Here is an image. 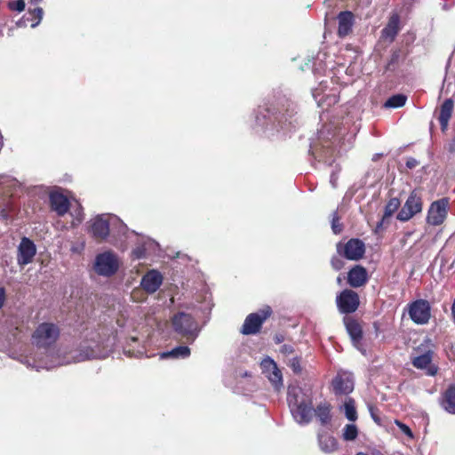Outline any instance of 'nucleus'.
<instances>
[{
    "label": "nucleus",
    "instance_id": "1",
    "mask_svg": "<svg viewBox=\"0 0 455 455\" xmlns=\"http://www.w3.org/2000/svg\"><path fill=\"white\" fill-rule=\"evenodd\" d=\"M287 403L291 415L299 424H308L313 417V403L310 395L299 387H288Z\"/></svg>",
    "mask_w": 455,
    "mask_h": 455
},
{
    "label": "nucleus",
    "instance_id": "2",
    "mask_svg": "<svg viewBox=\"0 0 455 455\" xmlns=\"http://www.w3.org/2000/svg\"><path fill=\"white\" fill-rule=\"evenodd\" d=\"M416 355L411 360V364L418 370L424 371L427 376L434 377L438 373L439 367L435 363V353L430 342L421 344L416 348Z\"/></svg>",
    "mask_w": 455,
    "mask_h": 455
},
{
    "label": "nucleus",
    "instance_id": "3",
    "mask_svg": "<svg viewBox=\"0 0 455 455\" xmlns=\"http://www.w3.org/2000/svg\"><path fill=\"white\" fill-rule=\"evenodd\" d=\"M60 330L53 323L44 322L36 328L32 333V341L39 348L53 346L60 338Z\"/></svg>",
    "mask_w": 455,
    "mask_h": 455
},
{
    "label": "nucleus",
    "instance_id": "4",
    "mask_svg": "<svg viewBox=\"0 0 455 455\" xmlns=\"http://www.w3.org/2000/svg\"><path fill=\"white\" fill-rule=\"evenodd\" d=\"M266 111L269 117H273L279 124H284L293 116L294 108L288 98L278 95L267 101Z\"/></svg>",
    "mask_w": 455,
    "mask_h": 455
},
{
    "label": "nucleus",
    "instance_id": "5",
    "mask_svg": "<svg viewBox=\"0 0 455 455\" xmlns=\"http://www.w3.org/2000/svg\"><path fill=\"white\" fill-rule=\"evenodd\" d=\"M172 323L175 332L188 340L194 341L197 335V323L190 314L177 313L172 318Z\"/></svg>",
    "mask_w": 455,
    "mask_h": 455
},
{
    "label": "nucleus",
    "instance_id": "6",
    "mask_svg": "<svg viewBox=\"0 0 455 455\" xmlns=\"http://www.w3.org/2000/svg\"><path fill=\"white\" fill-rule=\"evenodd\" d=\"M273 314L270 306H264L258 312L249 314L240 329V332L243 335H255L259 333L265 321Z\"/></svg>",
    "mask_w": 455,
    "mask_h": 455
},
{
    "label": "nucleus",
    "instance_id": "7",
    "mask_svg": "<svg viewBox=\"0 0 455 455\" xmlns=\"http://www.w3.org/2000/svg\"><path fill=\"white\" fill-rule=\"evenodd\" d=\"M450 210V198L442 197L432 202L428 207L426 222L430 226H441L448 217Z\"/></svg>",
    "mask_w": 455,
    "mask_h": 455
},
{
    "label": "nucleus",
    "instance_id": "8",
    "mask_svg": "<svg viewBox=\"0 0 455 455\" xmlns=\"http://www.w3.org/2000/svg\"><path fill=\"white\" fill-rule=\"evenodd\" d=\"M422 209L423 199L421 193L419 189H413L397 213L396 219L403 222L408 221L416 214L421 212Z\"/></svg>",
    "mask_w": 455,
    "mask_h": 455
},
{
    "label": "nucleus",
    "instance_id": "9",
    "mask_svg": "<svg viewBox=\"0 0 455 455\" xmlns=\"http://www.w3.org/2000/svg\"><path fill=\"white\" fill-rule=\"evenodd\" d=\"M119 268L117 256L111 251L100 253L95 258L94 270L102 276H111L115 275Z\"/></svg>",
    "mask_w": 455,
    "mask_h": 455
},
{
    "label": "nucleus",
    "instance_id": "10",
    "mask_svg": "<svg viewBox=\"0 0 455 455\" xmlns=\"http://www.w3.org/2000/svg\"><path fill=\"white\" fill-rule=\"evenodd\" d=\"M337 252L339 256L349 260H359L365 253V245L358 238H351L347 243H338L336 245Z\"/></svg>",
    "mask_w": 455,
    "mask_h": 455
},
{
    "label": "nucleus",
    "instance_id": "11",
    "mask_svg": "<svg viewBox=\"0 0 455 455\" xmlns=\"http://www.w3.org/2000/svg\"><path fill=\"white\" fill-rule=\"evenodd\" d=\"M337 307L341 314L349 315L355 313L360 305V298L352 289H345L336 297Z\"/></svg>",
    "mask_w": 455,
    "mask_h": 455
},
{
    "label": "nucleus",
    "instance_id": "12",
    "mask_svg": "<svg viewBox=\"0 0 455 455\" xmlns=\"http://www.w3.org/2000/svg\"><path fill=\"white\" fill-rule=\"evenodd\" d=\"M408 313L415 323L426 324L431 317V307L426 299H416L408 305Z\"/></svg>",
    "mask_w": 455,
    "mask_h": 455
},
{
    "label": "nucleus",
    "instance_id": "13",
    "mask_svg": "<svg viewBox=\"0 0 455 455\" xmlns=\"http://www.w3.org/2000/svg\"><path fill=\"white\" fill-rule=\"evenodd\" d=\"M36 254V247L34 242L28 237H23L18 247V264L23 267L31 263Z\"/></svg>",
    "mask_w": 455,
    "mask_h": 455
},
{
    "label": "nucleus",
    "instance_id": "14",
    "mask_svg": "<svg viewBox=\"0 0 455 455\" xmlns=\"http://www.w3.org/2000/svg\"><path fill=\"white\" fill-rule=\"evenodd\" d=\"M346 330L352 340L353 345L359 348L363 339L362 322L353 316L346 315L343 318Z\"/></svg>",
    "mask_w": 455,
    "mask_h": 455
},
{
    "label": "nucleus",
    "instance_id": "15",
    "mask_svg": "<svg viewBox=\"0 0 455 455\" xmlns=\"http://www.w3.org/2000/svg\"><path fill=\"white\" fill-rule=\"evenodd\" d=\"M260 365L263 372L267 373V377L269 381L273 384L276 390H279L283 386V376L275 362L270 357H267L262 360Z\"/></svg>",
    "mask_w": 455,
    "mask_h": 455
},
{
    "label": "nucleus",
    "instance_id": "16",
    "mask_svg": "<svg viewBox=\"0 0 455 455\" xmlns=\"http://www.w3.org/2000/svg\"><path fill=\"white\" fill-rule=\"evenodd\" d=\"M49 203L51 210L56 212L59 217L68 213L71 206L68 198L58 191H52L49 194Z\"/></svg>",
    "mask_w": 455,
    "mask_h": 455
},
{
    "label": "nucleus",
    "instance_id": "17",
    "mask_svg": "<svg viewBox=\"0 0 455 455\" xmlns=\"http://www.w3.org/2000/svg\"><path fill=\"white\" fill-rule=\"evenodd\" d=\"M369 280L368 271L362 265H355L347 275V283L352 288L364 286Z\"/></svg>",
    "mask_w": 455,
    "mask_h": 455
},
{
    "label": "nucleus",
    "instance_id": "18",
    "mask_svg": "<svg viewBox=\"0 0 455 455\" xmlns=\"http://www.w3.org/2000/svg\"><path fill=\"white\" fill-rule=\"evenodd\" d=\"M331 387L336 395H348L354 390V381L349 375L338 373L331 381Z\"/></svg>",
    "mask_w": 455,
    "mask_h": 455
},
{
    "label": "nucleus",
    "instance_id": "19",
    "mask_svg": "<svg viewBox=\"0 0 455 455\" xmlns=\"http://www.w3.org/2000/svg\"><path fill=\"white\" fill-rule=\"evenodd\" d=\"M337 20L339 23L337 35L339 37L344 38L353 30L355 15L350 11H343L338 14Z\"/></svg>",
    "mask_w": 455,
    "mask_h": 455
},
{
    "label": "nucleus",
    "instance_id": "20",
    "mask_svg": "<svg viewBox=\"0 0 455 455\" xmlns=\"http://www.w3.org/2000/svg\"><path fill=\"white\" fill-rule=\"evenodd\" d=\"M400 30V16L397 13H393L389 17L387 25L380 32V38L392 43L395 41Z\"/></svg>",
    "mask_w": 455,
    "mask_h": 455
},
{
    "label": "nucleus",
    "instance_id": "21",
    "mask_svg": "<svg viewBox=\"0 0 455 455\" xmlns=\"http://www.w3.org/2000/svg\"><path fill=\"white\" fill-rule=\"evenodd\" d=\"M162 283V275L156 270H150L143 275L140 285L148 293H154L159 289Z\"/></svg>",
    "mask_w": 455,
    "mask_h": 455
},
{
    "label": "nucleus",
    "instance_id": "22",
    "mask_svg": "<svg viewBox=\"0 0 455 455\" xmlns=\"http://www.w3.org/2000/svg\"><path fill=\"white\" fill-rule=\"evenodd\" d=\"M91 232L94 239L102 242L109 235V223L107 220L98 216L91 225Z\"/></svg>",
    "mask_w": 455,
    "mask_h": 455
},
{
    "label": "nucleus",
    "instance_id": "23",
    "mask_svg": "<svg viewBox=\"0 0 455 455\" xmlns=\"http://www.w3.org/2000/svg\"><path fill=\"white\" fill-rule=\"evenodd\" d=\"M454 103L451 99H446L440 107L438 121L442 132L448 129L449 121L452 116Z\"/></svg>",
    "mask_w": 455,
    "mask_h": 455
},
{
    "label": "nucleus",
    "instance_id": "24",
    "mask_svg": "<svg viewBox=\"0 0 455 455\" xmlns=\"http://www.w3.org/2000/svg\"><path fill=\"white\" fill-rule=\"evenodd\" d=\"M331 409V404L326 401L318 403L315 409L313 408V412L322 426L331 423L332 419Z\"/></svg>",
    "mask_w": 455,
    "mask_h": 455
},
{
    "label": "nucleus",
    "instance_id": "25",
    "mask_svg": "<svg viewBox=\"0 0 455 455\" xmlns=\"http://www.w3.org/2000/svg\"><path fill=\"white\" fill-rule=\"evenodd\" d=\"M441 406L449 413L455 414V384L450 385L442 394Z\"/></svg>",
    "mask_w": 455,
    "mask_h": 455
},
{
    "label": "nucleus",
    "instance_id": "26",
    "mask_svg": "<svg viewBox=\"0 0 455 455\" xmlns=\"http://www.w3.org/2000/svg\"><path fill=\"white\" fill-rule=\"evenodd\" d=\"M401 206V202L397 197H392L385 206V211L381 220L377 224V228H382L387 219L390 218Z\"/></svg>",
    "mask_w": 455,
    "mask_h": 455
},
{
    "label": "nucleus",
    "instance_id": "27",
    "mask_svg": "<svg viewBox=\"0 0 455 455\" xmlns=\"http://www.w3.org/2000/svg\"><path fill=\"white\" fill-rule=\"evenodd\" d=\"M406 101L407 96L402 93H398L389 97L383 104V107L385 108H398L403 107Z\"/></svg>",
    "mask_w": 455,
    "mask_h": 455
},
{
    "label": "nucleus",
    "instance_id": "28",
    "mask_svg": "<svg viewBox=\"0 0 455 455\" xmlns=\"http://www.w3.org/2000/svg\"><path fill=\"white\" fill-rule=\"evenodd\" d=\"M190 355V348L187 346H179L174 347L169 352L162 354L163 358L173 357V358H186Z\"/></svg>",
    "mask_w": 455,
    "mask_h": 455
},
{
    "label": "nucleus",
    "instance_id": "29",
    "mask_svg": "<svg viewBox=\"0 0 455 455\" xmlns=\"http://www.w3.org/2000/svg\"><path fill=\"white\" fill-rule=\"evenodd\" d=\"M405 57L402 49H394L391 51L390 58L386 65V70L393 71L395 69L402 57Z\"/></svg>",
    "mask_w": 455,
    "mask_h": 455
},
{
    "label": "nucleus",
    "instance_id": "30",
    "mask_svg": "<svg viewBox=\"0 0 455 455\" xmlns=\"http://www.w3.org/2000/svg\"><path fill=\"white\" fill-rule=\"evenodd\" d=\"M344 411L346 418L350 421L357 419V411L355 409V402L353 398L348 397L344 403Z\"/></svg>",
    "mask_w": 455,
    "mask_h": 455
},
{
    "label": "nucleus",
    "instance_id": "31",
    "mask_svg": "<svg viewBox=\"0 0 455 455\" xmlns=\"http://www.w3.org/2000/svg\"><path fill=\"white\" fill-rule=\"evenodd\" d=\"M320 444L322 446V449L327 452L333 451L338 447V443L336 439L330 435L322 436L320 438Z\"/></svg>",
    "mask_w": 455,
    "mask_h": 455
},
{
    "label": "nucleus",
    "instance_id": "32",
    "mask_svg": "<svg viewBox=\"0 0 455 455\" xmlns=\"http://www.w3.org/2000/svg\"><path fill=\"white\" fill-rule=\"evenodd\" d=\"M43 13H44V12L41 7H36L34 10H30L28 12V16L27 17V20L31 22L30 26L32 28L36 27L40 23V21L43 18Z\"/></svg>",
    "mask_w": 455,
    "mask_h": 455
},
{
    "label": "nucleus",
    "instance_id": "33",
    "mask_svg": "<svg viewBox=\"0 0 455 455\" xmlns=\"http://www.w3.org/2000/svg\"><path fill=\"white\" fill-rule=\"evenodd\" d=\"M71 216L73 217V220L71 222L72 226H77L81 224L84 219V208L80 203L77 202L76 206L71 212Z\"/></svg>",
    "mask_w": 455,
    "mask_h": 455
},
{
    "label": "nucleus",
    "instance_id": "34",
    "mask_svg": "<svg viewBox=\"0 0 455 455\" xmlns=\"http://www.w3.org/2000/svg\"><path fill=\"white\" fill-rule=\"evenodd\" d=\"M358 435L357 427L354 424H347L343 429V439L346 441H354Z\"/></svg>",
    "mask_w": 455,
    "mask_h": 455
},
{
    "label": "nucleus",
    "instance_id": "35",
    "mask_svg": "<svg viewBox=\"0 0 455 455\" xmlns=\"http://www.w3.org/2000/svg\"><path fill=\"white\" fill-rule=\"evenodd\" d=\"M301 356L296 355L289 360L287 365L291 369L292 372L296 375H299L302 372Z\"/></svg>",
    "mask_w": 455,
    "mask_h": 455
},
{
    "label": "nucleus",
    "instance_id": "36",
    "mask_svg": "<svg viewBox=\"0 0 455 455\" xmlns=\"http://www.w3.org/2000/svg\"><path fill=\"white\" fill-rule=\"evenodd\" d=\"M15 207L11 199L8 200L4 208L0 211V216L3 220H8L11 218V213L14 212Z\"/></svg>",
    "mask_w": 455,
    "mask_h": 455
},
{
    "label": "nucleus",
    "instance_id": "37",
    "mask_svg": "<svg viewBox=\"0 0 455 455\" xmlns=\"http://www.w3.org/2000/svg\"><path fill=\"white\" fill-rule=\"evenodd\" d=\"M331 266L334 270L339 271L344 267L345 262L341 259V256H332L331 259Z\"/></svg>",
    "mask_w": 455,
    "mask_h": 455
},
{
    "label": "nucleus",
    "instance_id": "38",
    "mask_svg": "<svg viewBox=\"0 0 455 455\" xmlns=\"http://www.w3.org/2000/svg\"><path fill=\"white\" fill-rule=\"evenodd\" d=\"M10 8L18 12H22L25 9V2L23 0H17L10 4Z\"/></svg>",
    "mask_w": 455,
    "mask_h": 455
},
{
    "label": "nucleus",
    "instance_id": "39",
    "mask_svg": "<svg viewBox=\"0 0 455 455\" xmlns=\"http://www.w3.org/2000/svg\"><path fill=\"white\" fill-rule=\"evenodd\" d=\"M294 352H295V349H294L293 346H291V345L284 344L280 348V353H282L283 355H286V356L292 355Z\"/></svg>",
    "mask_w": 455,
    "mask_h": 455
},
{
    "label": "nucleus",
    "instance_id": "40",
    "mask_svg": "<svg viewBox=\"0 0 455 455\" xmlns=\"http://www.w3.org/2000/svg\"><path fill=\"white\" fill-rule=\"evenodd\" d=\"M339 218H333L332 223H331V228L335 234H339L342 231V226L339 224Z\"/></svg>",
    "mask_w": 455,
    "mask_h": 455
},
{
    "label": "nucleus",
    "instance_id": "41",
    "mask_svg": "<svg viewBox=\"0 0 455 455\" xmlns=\"http://www.w3.org/2000/svg\"><path fill=\"white\" fill-rule=\"evenodd\" d=\"M396 424L399 426L403 433H404L406 435L410 437H412V431L407 425L401 423L399 421H396Z\"/></svg>",
    "mask_w": 455,
    "mask_h": 455
},
{
    "label": "nucleus",
    "instance_id": "42",
    "mask_svg": "<svg viewBox=\"0 0 455 455\" xmlns=\"http://www.w3.org/2000/svg\"><path fill=\"white\" fill-rule=\"evenodd\" d=\"M419 161H418V160H416V159H415V158H413V157H409V158L406 160V163H405L406 167H407L408 169H413V168L417 167V166L419 165Z\"/></svg>",
    "mask_w": 455,
    "mask_h": 455
},
{
    "label": "nucleus",
    "instance_id": "43",
    "mask_svg": "<svg viewBox=\"0 0 455 455\" xmlns=\"http://www.w3.org/2000/svg\"><path fill=\"white\" fill-rule=\"evenodd\" d=\"M273 339L275 344H280L284 341L285 337L283 333H275Z\"/></svg>",
    "mask_w": 455,
    "mask_h": 455
},
{
    "label": "nucleus",
    "instance_id": "44",
    "mask_svg": "<svg viewBox=\"0 0 455 455\" xmlns=\"http://www.w3.org/2000/svg\"><path fill=\"white\" fill-rule=\"evenodd\" d=\"M5 300V290L4 287H0V309L4 306Z\"/></svg>",
    "mask_w": 455,
    "mask_h": 455
},
{
    "label": "nucleus",
    "instance_id": "45",
    "mask_svg": "<svg viewBox=\"0 0 455 455\" xmlns=\"http://www.w3.org/2000/svg\"><path fill=\"white\" fill-rule=\"evenodd\" d=\"M94 357V352L92 349H86V354L84 356V359H92Z\"/></svg>",
    "mask_w": 455,
    "mask_h": 455
},
{
    "label": "nucleus",
    "instance_id": "46",
    "mask_svg": "<svg viewBox=\"0 0 455 455\" xmlns=\"http://www.w3.org/2000/svg\"><path fill=\"white\" fill-rule=\"evenodd\" d=\"M451 150H455V140L451 145Z\"/></svg>",
    "mask_w": 455,
    "mask_h": 455
},
{
    "label": "nucleus",
    "instance_id": "47",
    "mask_svg": "<svg viewBox=\"0 0 455 455\" xmlns=\"http://www.w3.org/2000/svg\"><path fill=\"white\" fill-rule=\"evenodd\" d=\"M372 417H373L374 421H376V422H379V419L377 417H375V416H373V415H372Z\"/></svg>",
    "mask_w": 455,
    "mask_h": 455
},
{
    "label": "nucleus",
    "instance_id": "48",
    "mask_svg": "<svg viewBox=\"0 0 455 455\" xmlns=\"http://www.w3.org/2000/svg\"><path fill=\"white\" fill-rule=\"evenodd\" d=\"M337 283H341V278H340V276H338V278H337Z\"/></svg>",
    "mask_w": 455,
    "mask_h": 455
},
{
    "label": "nucleus",
    "instance_id": "49",
    "mask_svg": "<svg viewBox=\"0 0 455 455\" xmlns=\"http://www.w3.org/2000/svg\"><path fill=\"white\" fill-rule=\"evenodd\" d=\"M356 455H369V454L364 453V452H357Z\"/></svg>",
    "mask_w": 455,
    "mask_h": 455
}]
</instances>
